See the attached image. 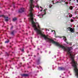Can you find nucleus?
Instances as JSON below:
<instances>
[{
  "instance_id": "f257e3e1",
  "label": "nucleus",
  "mask_w": 78,
  "mask_h": 78,
  "mask_svg": "<svg viewBox=\"0 0 78 78\" xmlns=\"http://www.w3.org/2000/svg\"><path fill=\"white\" fill-rule=\"evenodd\" d=\"M37 23V27L38 28V29H39L40 31V32L44 35V36H42V35H41V34H39L38 33V31L37 30H36L37 31V33L38 34H40L42 36V37H44L45 40L47 42H51V43H52V44H55L57 46H58V47H59L60 48H62V49H63L64 50V51H67V53L70 56V57L71 58V60H73V55H72V54H71V52H70V51H71V50L73 49V48L72 47H67V46L64 47V46L63 45H61V44H59L58 43L55 41L53 40H52L48 37L45 35H44L42 33V30H44V29H41V27H40V26H39V23Z\"/></svg>"
},
{
  "instance_id": "f03ea898",
  "label": "nucleus",
  "mask_w": 78,
  "mask_h": 78,
  "mask_svg": "<svg viewBox=\"0 0 78 78\" xmlns=\"http://www.w3.org/2000/svg\"><path fill=\"white\" fill-rule=\"evenodd\" d=\"M33 0H30V16L31 17V20H32V27H33L34 29V30L35 31H38V33L39 34H40L42 36L44 37L45 36L41 32V30H39V29L37 27V26L35 24H37V23H35L34 21V18H33V13H32V11H33V8H34V5L33 4Z\"/></svg>"
},
{
  "instance_id": "7ed1b4c3",
  "label": "nucleus",
  "mask_w": 78,
  "mask_h": 78,
  "mask_svg": "<svg viewBox=\"0 0 78 78\" xmlns=\"http://www.w3.org/2000/svg\"><path fill=\"white\" fill-rule=\"evenodd\" d=\"M25 11V8H21L19 10L18 12L19 13H22V12H24Z\"/></svg>"
},
{
  "instance_id": "20e7f679",
  "label": "nucleus",
  "mask_w": 78,
  "mask_h": 78,
  "mask_svg": "<svg viewBox=\"0 0 78 78\" xmlns=\"http://www.w3.org/2000/svg\"><path fill=\"white\" fill-rule=\"evenodd\" d=\"M59 70H64L66 68L64 67H58Z\"/></svg>"
},
{
  "instance_id": "39448f33",
  "label": "nucleus",
  "mask_w": 78,
  "mask_h": 78,
  "mask_svg": "<svg viewBox=\"0 0 78 78\" xmlns=\"http://www.w3.org/2000/svg\"><path fill=\"white\" fill-rule=\"evenodd\" d=\"M63 39L64 40V41L65 42H66V44H69V43L67 41V39L66 38V37L64 36L63 38Z\"/></svg>"
},
{
  "instance_id": "423d86ee",
  "label": "nucleus",
  "mask_w": 78,
  "mask_h": 78,
  "mask_svg": "<svg viewBox=\"0 0 78 78\" xmlns=\"http://www.w3.org/2000/svg\"><path fill=\"white\" fill-rule=\"evenodd\" d=\"M67 29H70V30L72 33H74V30L72 29L71 27H68L67 28Z\"/></svg>"
},
{
  "instance_id": "0eeeda50",
  "label": "nucleus",
  "mask_w": 78,
  "mask_h": 78,
  "mask_svg": "<svg viewBox=\"0 0 78 78\" xmlns=\"http://www.w3.org/2000/svg\"><path fill=\"white\" fill-rule=\"evenodd\" d=\"M21 76H24V77H26V76H28V74H24L21 75Z\"/></svg>"
},
{
  "instance_id": "6e6552de",
  "label": "nucleus",
  "mask_w": 78,
  "mask_h": 78,
  "mask_svg": "<svg viewBox=\"0 0 78 78\" xmlns=\"http://www.w3.org/2000/svg\"><path fill=\"white\" fill-rule=\"evenodd\" d=\"M14 30H13L11 32V34L12 35V36H14Z\"/></svg>"
},
{
  "instance_id": "1a4fd4ad",
  "label": "nucleus",
  "mask_w": 78,
  "mask_h": 78,
  "mask_svg": "<svg viewBox=\"0 0 78 78\" xmlns=\"http://www.w3.org/2000/svg\"><path fill=\"white\" fill-rule=\"evenodd\" d=\"M2 16H3V17L5 19H8V17H6V16H2V15L0 16V17H2Z\"/></svg>"
},
{
  "instance_id": "9d476101",
  "label": "nucleus",
  "mask_w": 78,
  "mask_h": 78,
  "mask_svg": "<svg viewBox=\"0 0 78 78\" xmlns=\"http://www.w3.org/2000/svg\"><path fill=\"white\" fill-rule=\"evenodd\" d=\"M16 20H17V18H15L13 19V22H15V21H16Z\"/></svg>"
},
{
  "instance_id": "9b49d317",
  "label": "nucleus",
  "mask_w": 78,
  "mask_h": 78,
  "mask_svg": "<svg viewBox=\"0 0 78 78\" xmlns=\"http://www.w3.org/2000/svg\"><path fill=\"white\" fill-rule=\"evenodd\" d=\"M69 8L70 9H71V10H72V9H73V7H72V6H70L69 7Z\"/></svg>"
},
{
  "instance_id": "f8f14e48",
  "label": "nucleus",
  "mask_w": 78,
  "mask_h": 78,
  "mask_svg": "<svg viewBox=\"0 0 78 78\" xmlns=\"http://www.w3.org/2000/svg\"><path fill=\"white\" fill-rule=\"evenodd\" d=\"M9 42V40H8V41H5V43H8V42Z\"/></svg>"
},
{
  "instance_id": "ddd939ff",
  "label": "nucleus",
  "mask_w": 78,
  "mask_h": 78,
  "mask_svg": "<svg viewBox=\"0 0 78 78\" xmlns=\"http://www.w3.org/2000/svg\"><path fill=\"white\" fill-rule=\"evenodd\" d=\"M41 60V58H39L37 60V62H39L40 61V60Z\"/></svg>"
},
{
  "instance_id": "4468645a",
  "label": "nucleus",
  "mask_w": 78,
  "mask_h": 78,
  "mask_svg": "<svg viewBox=\"0 0 78 78\" xmlns=\"http://www.w3.org/2000/svg\"><path fill=\"white\" fill-rule=\"evenodd\" d=\"M5 22H8V19H5Z\"/></svg>"
},
{
  "instance_id": "2eb2a0df",
  "label": "nucleus",
  "mask_w": 78,
  "mask_h": 78,
  "mask_svg": "<svg viewBox=\"0 0 78 78\" xmlns=\"http://www.w3.org/2000/svg\"><path fill=\"white\" fill-rule=\"evenodd\" d=\"M71 22H73V19H71Z\"/></svg>"
},
{
  "instance_id": "dca6fc26",
  "label": "nucleus",
  "mask_w": 78,
  "mask_h": 78,
  "mask_svg": "<svg viewBox=\"0 0 78 78\" xmlns=\"http://www.w3.org/2000/svg\"><path fill=\"white\" fill-rule=\"evenodd\" d=\"M20 50L22 51V52L23 51H24V50L23 49H20Z\"/></svg>"
},
{
  "instance_id": "f3484780",
  "label": "nucleus",
  "mask_w": 78,
  "mask_h": 78,
  "mask_svg": "<svg viewBox=\"0 0 78 78\" xmlns=\"http://www.w3.org/2000/svg\"><path fill=\"white\" fill-rule=\"evenodd\" d=\"M6 55H7V56H9V54H8V53H7V52H6Z\"/></svg>"
},
{
  "instance_id": "a211bd4d",
  "label": "nucleus",
  "mask_w": 78,
  "mask_h": 78,
  "mask_svg": "<svg viewBox=\"0 0 78 78\" xmlns=\"http://www.w3.org/2000/svg\"><path fill=\"white\" fill-rule=\"evenodd\" d=\"M14 58H12V61H13V60H14Z\"/></svg>"
},
{
  "instance_id": "6ab92c4d",
  "label": "nucleus",
  "mask_w": 78,
  "mask_h": 78,
  "mask_svg": "<svg viewBox=\"0 0 78 78\" xmlns=\"http://www.w3.org/2000/svg\"><path fill=\"white\" fill-rule=\"evenodd\" d=\"M12 28H13V26H12L11 29H12Z\"/></svg>"
},
{
  "instance_id": "aec40b11",
  "label": "nucleus",
  "mask_w": 78,
  "mask_h": 78,
  "mask_svg": "<svg viewBox=\"0 0 78 78\" xmlns=\"http://www.w3.org/2000/svg\"><path fill=\"white\" fill-rule=\"evenodd\" d=\"M19 65H22V63H20V64H19Z\"/></svg>"
},
{
  "instance_id": "412c9836",
  "label": "nucleus",
  "mask_w": 78,
  "mask_h": 78,
  "mask_svg": "<svg viewBox=\"0 0 78 78\" xmlns=\"http://www.w3.org/2000/svg\"><path fill=\"white\" fill-rule=\"evenodd\" d=\"M37 8H39V5H37V6L36 7Z\"/></svg>"
},
{
  "instance_id": "4be33fe9",
  "label": "nucleus",
  "mask_w": 78,
  "mask_h": 78,
  "mask_svg": "<svg viewBox=\"0 0 78 78\" xmlns=\"http://www.w3.org/2000/svg\"><path fill=\"white\" fill-rule=\"evenodd\" d=\"M27 53H29V51H27Z\"/></svg>"
},
{
  "instance_id": "5701e85b",
  "label": "nucleus",
  "mask_w": 78,
  "mask_h": 78,
  "mask_svg": "<svg viewBox=\"0 0 78 78\" xmlns=\"http://www.w3.org/2000/svg\"><path fill=\"white\" fill-rule=\"evenodd\" d=\"M40 11H41V12L42 11V9Z\"/></svg>"
},
{
  "instance_id": "b1692460",
  "label": "nucleus",
  "mask_w": 78,
  "mask_h": 78,
  "mask_svg": "<svg viewBox=\"0 0 78 78\" xmlns=\"http://www.w3.org/2000/svg\"><path fill=\"white\" fill-rule=\"evenodd\" d=\"M37 50H40V49L39 48H38Z\"/></svg>"
},
{
  "instance_id": "393cba45",
  "label": "nucleus",
  "mask_w": 78,
  "mask_h": 78,
  "mask_svg": "<svg viewBox=\"0 0 78 78\" xmlns=\"http://www.w3.org/2000/svg\"><path fill=\"white\" fill-rule=\"evenodd\" d=\"M71 16H70V17H72V15H71Z\"/></svg>"
},
{
  "instance_id": "a878e982",
  "label": "nucleus",
  "mask_w": 78,
  "mask_h": 78,
  "mask_svg": "<svg viewBox=\"0 0 78 78\" xmlns=\"http://www.w3.org/2000/svg\"><path fill=\"white\" fill-rule=\"evenodd\" d=\"M76 1H77V2L78 3V0H76Z\"/></svg>"
},
{
  "instance_id": "bb28decb",
  "label": "nucleus",
  "mask_w": 78,
  "mask_h": 78,
  "mask_svg": "<svg viewBox=\"0 0 78 78\" xmlns=\"http://www.w3.org/2000/svg\"><path fill=\"white\" fill-rule=\"evenodd\" d=\"M49 8H51V6H49Z\"/></svg>"
},
{
  "instance_id": "cd10ccee",
  "label": "nucleus",
  "mask_w": 78,
  "mask_h": 78,
  "mask_svg": "<svg viewBox=\"0 0 78 78\" xmlns=\"http://www.w3.org/2000/svg\"><path fill=\"white\" fill-rule=\"evenodd\" d=\"M76 34H78V32H77L76 33Z\"/></svg>"
},
{
  "instance_id": "c85d7f7f",
  "label": "nucleus",
  "mask_w": 78,
  "mask_h": 78,
  "mask_svg": "<svg viewBox=\"0 0 78 78\" xmlns=\"http://www.w3.org/2000/svg\"><path fill=\"white\" fill-rule=\"evenodd\" d=\"M52 32H53V30H51Z\"/></svg>"
},
{
  "instance_id": "c756f323",
  "label": "nucleus",
  "mask_w": 78,
  "mask_h": 78,
  "mask_svg": "<svg viewBox=\"0 0 78 78\" xmlns=\"http://www.w3.org/2000/svg\"><path fill=\"white\" fill-rule=\"evenodd\" d=\"M73 18V19H75V18Z\"/></svg>"
},
{
  "instance_id": "7c9ffc66",
  "label": "nucleus",
  "mask_w": 78,
  "mask_h": 78,
  "mask_svg": "<svg viewBox=\"0 0 78 78\" xmlns=\"http://www.w3.org/2000/svg\"><path fill=\"white\" fill-rule=\"evenodd\" d=\"M28 56H30V55H28Z\"/></svg>"
},
{
  "instance_id": "2f4dec72",
  "label": "nucleus",
  "mask_w": 78,
  "mask_h": 78,
  "mask_svg": "<svg viewBox=\"0 0 78 78\" xmlns=\"http://www.w3.org/2000/svg\"><path fill=\"white\" fill-rule=\"evenodd\" d=\"M40 8H41V9H42V7H40Z\"/></svg>"
},
{
  "instance_id": "473e14b6",
  "label": "nucleus",
  "mask_w": 78,
  "mask_h": 78,
  "mask_svg": "<svg viewBox=\"0 0 78 78\" xmlns=\"http://www.w3.org/2000/svg\"><path fill=\"white\" fill-rule=\"evenodd\" d=\"M44 11H45V10H44Z\"/></svg>"
},
{
  "instance_id": "72a5a7b5",
  "label": "nucleus",
  "mask_w": 78,
  "mask_h": 78,
  "mask_svg": "<svg viewBox=\"0 0 78 78\" xmlns=\"http://www.w3.org/2000/svg\"><path fill=\"white\" fill-rule=\"evenodd\" d=\"M75 13H76V11H75Z\"/></svg>"
},
{
  "instance_id": "f704fd0d",
  "label": "nucleus",
  "mask_w": 78,
  "mask_h": 78,
  "mask_svg": "<svg viewBox=\"0 0 78 78\" xmlns=\"http://www.w3.org/2000/svg\"><path fill=\"white\" fill-rule=\"evenodd\" d=\"M12 53H14V52H12Z\"/></svg>"
},
{
  "instance_id": "c9c22d12",
  "label": "nucleus",
  "mask_w": 78,
  "mask_h": 78,
  "mask_svg": "<svg viewBox=\"0 0 78 78\" xmlns=\"http://www.w3.org/2000/svg\"><path fill=\"white\" fill-rule=\"evenodd\" d=\"M37 55H39V53H37Z\"/></svg>"
},
{
  "instance_id": "e433bc0d",
  "label": "nucleus",
  "mask_w": 78,
  "mask_h": 78,
  "mask_svg": "<svg viewBox=\"0 0 78 78\" xmlns=\"http://www.w3.org/2000/svg\"><path fill=\"white\" fill-rule=\"evenodd\" d=\"M34 57H36V55H34Z\"/></svg>"
},
{
  "instance_id": "4c0bfd02",
  "label": "nucleus",
  "mask_w": 78,
  "mask_h": 78,
  "mask_svg": "<svg viewBox=\"0 0 78 78\" xmlns=\"http://www.w3.org/2000/svg\"><path fill=\"white\" fill-rule=\"evenodd\" d=\"M24 20H25V19H26V18H24Z\"/></svg>"
},
{
  "instance_id": "58836bf2",
  "label": "nucleus",
  "mask_w": 78,
  "mask_h": 78,
  "mask_svg": "<svg viewBox=\"0 0 78 78\" xmlns=\"http://www.w3.org/2000/svg\"><path fill=\"white\" fill-rule=\"evenodd\" d=\"M13 4H14V2L13 3Z\"/></svg>"
},
{
  "instance_id": "ea45409f",
  "label": "nucleus",
  "mask_w": 78,
  "mask_h": 78,
  "mask_svg": "<svg viewBox=\"0 0 78 78\" xmlns=\"http://www.w3.org/2000/svg\"><path fill=\"white\" fill-rule=\"evenodd\" d=\"M10 62H11V61L10 60Z\"/></svg>"
},
{
  "instance_id": "a19ab883",
  "label": "nucleus",
  "mask_w": 78,
  "mask_h": 78,
  "mask_svg": "<svg viewBox=\"0 0 78 78\" xmlns=\"http://www.w3.org/2000/svg\"><path fill=\"white\" fill-rule=\"evenodd\" d=\"M6 67H7V65H6Z\"/></svg>"
},
{
  "instance_id": "79ce46f5",
  "label": "nucleus",
  "mask_w": 78,
  "mask_h": 78,
  "mask_svg": "<svg viewBox=\"0 0 78 78\" xmlns=\"http://www.w3.org/2000/svg\"><path fill=\"white\" fill-rule=\"evenodd\" d=\"M23 67H24V65L23 66Z\"/></svg>"
},
{
  "instance_id": "37998d69",
  "label": "nucleus",
  "mask_w": 78,
  "mask_h": 78,
  "mask_svg": "<svg viewBox=\"0 0 78 78\" xmlns=\"http://www.w3.org/2000/svg\"><path fill=\"white\" fill-rule=\"evenodd\" d=\"M8 9H9V8Z\"/></svg>"
},
{
  "instance_id": "c03bdc74",
  "label": "nucleus",
  "mask_w": 78,
  "mask_h": 78,
  "mask_svg": "<svg viewBox=\"0 0 78 78\" xmlns=\"http://www.w3.org/2000/svg\"><path fill=\"white\" fill-rule=\"evenodd\" d=\"M20 66V67H21V66Z\"/></svg>"
},
{
  "instance_id": "a18cd8bd",
  "label": "nucleus",
  "mask_w": 78,
  "mask_h": 78,
  "mask_svg": "<svg viewBox=\"0 0 78 78\" xmlns=\"http://www.w3.org/2000/svg\"><path fill=\"white\" fill-rule=\"evenodd\" d=\"M46 9V10H47V9Z\"/></svg>"
},
{
  "instance_id": "49530a36",
  "label": "nucleus",
  "mask_w": 78,
  "mask_h": 78,
  "mask_svg": "<svg viewBox=\"0 0 78 78\" xmlns=\"http://www.w3.org/2000/svg\"><path fill=\"white\" fill-rule=\"evenodd\" d=\"M69 1H71V0H69Z\"/></svg>"
},
{
  "instance_id": "de8ad7c7",
  "label": "nucleus",
  "mask_w": 78,
  "mask_h": 78,
  "mask_svg": "<svg viewBox=\"0 0 78 78\" xmlns=\"http://www.w3.org/2000/svg\"><path fill=\"white\" fill-rule=\"evenodd\" d=\"M11 55V56H12V55Z\"/></svg>"
},
{
  "instance_id": "09e8293b",
  "label": "nucleus",
  "mask_w": 78,
  "mask_h": 78,
  "mask_svg": "<svg viewBox=\"0 0 78 78\" xmlns=\"http://www.w3.org/2000/svg\"><path fill=\"white\" fill-rule=\"evenodd\" d=\"M1 63H0V65H1Z\"/></svg>"
},
{
  "instance_id": "8fccbe9b",
  "label": "nucleus",
  "mask_w": 78,
  "mask_h": 78,
  "mask_svg": "<svg viewBox=\"0 0 78 78\" xmlns=\"http://www.w3.org/2000/svg\"><path fill=\"white\" fill-rule=\"evenodd\" d=\"M55 32V31H54Z\"/></svg>"
},
{
  "instance_id": "3c124183",
  "label": "nucleus",
  "mask_w": 78,
  "mask_h": 78,
  "mask_svg": "<svg viewBox=\"0 0 78 78\" xmlns=\"http://www.w3.org/2000/svg\"><path fill=\"white\" fill-rule=\"evenodd\" d=\"M35 20H36V19H35Z\"/></svg>"
},
{
  "instance_id": "603ef678",
  "label": "nucleus",
  "mask_w": 78,
  "mask_h": 78,
  "mask_svg": "<svg viewBox=\"0 0 78 78\" xmlns=\"http://www.w3.org/2000/svg\"><path fill=\"white\" fill-rule=\"evenodd\" d=\"M1 59H2V58H1Z\"/></svg>"
}]
</instances>
